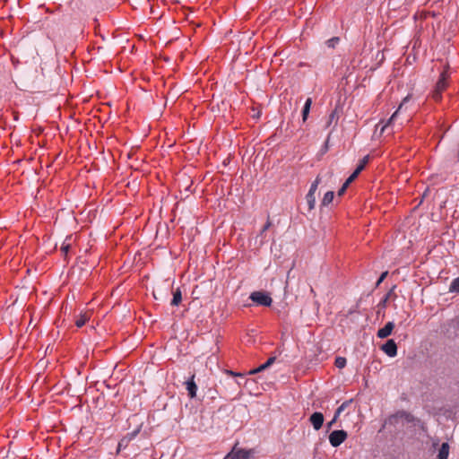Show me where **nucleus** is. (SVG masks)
<instances>
[{
    "mask_svg": "<svg viewBox=\"0 0 459 459\" xmlns=\"http://www.w3.org/2000/svg\"><path fill=\"white\" fill-rule=\"evenodd\" d=\"M352 402V400H349V401H346L344 403H342L338 408L337 410L342 413L348 406L349 404Z\"/></svg>",
    "mask_w": 459,
    "mask_h": 459,
    "instance_id": "393cba45",
    "label": "nucleus"
},
{
    "mask_svg": "<svg viewBox=\"0 0 459 459\" xmlns=\"http://www.w3.org/2000/svg\"><path fill=\"white\" fill-rule=\"evenodd\" d=\"M89 319L90 316L87 312L80 314L75 319V325L80 328L83 326Z\"/></svg>",
    "mask_w": 459,
    "mask_h": 459,
    "instance_id": "2eb2a0df",
    "label": "nucleus"
},
{
    "mask_svg": "<svg viewBox=\"0 0 459 459\" xmlns=\"http://www.w3.org/2000/svg\"><path fill=\"white\" fill-rule=\"evenodd\" d=\"M320 181H321V178H320V176H317L316 178L315 179V181L312 183L310 189L306 196L307 201H315L316 200L315 193L318 187Z\"/></svg>",
    "mask_w": 459,
    "mask_h": 459,
    "instance_id": "1a4fd4ad",
    "label": "nucleus"
},
{
    "mask_svg": "<svg viewBox=\"0 0 459 459\" xmlns=\"http://www.w3.org/2000/svg\"><path fill=\"white\" fill-rule=\"evenodd\" d=\"M387 274H388V272H384L381 273L380 277L378 278V280L376 283L377 287L380 285V283L385 279Z\"/></svg>",
    "mask_w": 459,
    "mask_h": 459,
    "instance_id": "a878e982",
    "label": "nucleus"
},
{
    "mask_svg": "<svg viewBox=\"0 0 459 459\" xmlns=\"http://www.w3.org/2000/svg\"><path fill=\"white\" fill-rule=\"evenodd\" d=\"M336 421H333V420L328 422V429L332 428V426L335 423Z\"/></svg>",
    "mask_w": 459,
    "mask_h": 459,
    "instance_id": "c756f323",
    "label": "nucleus"
},
{
    "mask_svg": "<svg viewBox=\"0 0 459 459\" xmlns=\"http://www.w3.org/2000/svg\"><path fill=\"white\" fill-rule=\"evenodd\" d=\"M394 328V324L393 322H388L383 328H380L377 331V336L380 339H385L388 337Z\"/></svg>",
    "mask_w": 459,
    "mask_h": 459,
    "instance_id": "0eeeda50",
    "label": "nucleus"
},
{
    "mask_svg": "<svg viewBox=\"0 0 459 459\" xmlns=\"http://www.w3.org/2000/svg\"><path fill=\"white\" fill-rule=\"evenodd\" d=\"M449 455V446L447 443H443L439 448L437 459H447Z\"/></svg>",
    "mask_w": 459,
    "mask_h": 459,
    "instance_id": "4468645a",
    "label": "nucleus"
},
{
    "mask_svg": "<svg viewBox=\"0 0 459 459\" xmlns=\"http://www.w3.org/2000/svg\"><path fill=\"white\" fill-rule=\"evenodd\" d=\"M311 105H312V99L311 98H307L306 102H305V105L303 107V109H302V120H303V122H305L307 119V117H308V114H309V111H310Z\"/></svg>",
    "mask_w": 459,
    "mask_h": 459,
    "instance_id": "ddd939ff",
    "label": "nucleus"
},
{
    "mask_svg": "<svg viewBox=\"0 0 459 459\" xmlns=\"http://www.w3.org/2000/svg\"><path fill=\"white\" fill-rule=\"evenodd\" d=\"M449 65H446L444 70L441 72L439 78L435 85L434 91H432V99L435 101H439L442 99V92L446 90L449 84L450 74L448 72Z\"/></svg>",
    "mask_w": 459,
    "mask_h": 459,
    "instance_id": "f257e3e1",
    "label": "nucleus"
},
{
    "mask_svg": "<svg viewBox=\"0 0 459 459\" xmlns=\"http://www.w3.org/2000/svg\"><path fill=\"white\" fill-rule=\"evenodd\" d=\"M182 301V293L181 290L178 288L175 291H173V298L171 299V306H178Z\"/></svg>",
    "mask_w": 459,
    "mask_h": 459,
    "instance_id": "dca6fc26",
    "label": "nucleus"
},
{
    "mask_svg": "<svg viewBox=\"0 0 459 459\" xmlns=\"http://www.w3.org/2000/svg\"><path fill=\"white\" fill-rule=\"evenodd\" d=\"M347 437V432L344 430H333L329 435V442L332 446L337 447L345 441Z\"/></svg>",
    "mask_w": 459,
    "mask_h": 459,
    "instance_id": "7ed1b4c3",
    "label": "nucleus"
},
{
    "mask_svg": "<svg viewBox=\"0 0 459 459\" xmlns=\"http://www.w3.org/2000/svg\"><path fill=\"white\" fill-rule=\"evenodd\" d=\"M309 421H310V423L312 424L313 428L316 430H319L322 428L323 423H324V415H323V413L317 412V411L314 412L310 416Z\"/></svg>",
    "mask_w": 459,
    "mask_h": 459,
    "instance_id": "423d86ee",
    "label": "nucleus"
},
{
    "mask_svg": "<svg viewBox=\"0 0 459 459\" xmlns=\"http://www.w3.org/2000/svg\"><path fill=\"white\" fill-rule=\"evenodd\" d=\"M381 350L389 357H394L397 354V345L392 339L388 340L385 344H383Z\"/></svg>",
    "mask_w": 459,
    "mask_h": 459,
    "instance_id": "39448f33",
    "label": "nucleus"
},
{
    "mask_svg": "<svg viewBox=\"0 0 459 459\" xmlns=\"http://www.w3.org/2000/svg\"><path fill=\"white\" fill-rule=\"evenodd\" d=\"M251 451L233 448L224 459H251Z\"/></svg>",
    "mask_w": 459,
    "mask_h": 459,
    "instance_id": "20e7f679",
    "label": "nucleus"
},
{
    "mask_svg": "<svg viewBox=\"0 0 459 459\" xmlns=\"http://www.w3.org/2000/svg\"><path fill=\"white\" fill-rule=\"evenodd\" d=\"M275 359H276L275 357L269 358L266 360V362H264V364L260 365L258 368L250 370L249 371V375H254V374H256L258 372L265 370L266 368H268L270 366H272L274 363Z\"/></svg>",
    "mask_w": 459,
    "mask_h": 459,
    "instance_id": "9b49d317",
    "label": "nucleus"
},
{
    "mask_svg": "<svg viewBox=\"0 0 459 459\" xmlns=\"http://www.w3.org/2000/svg\"><path fill=\"white\" fill-rule=\"evenodd\" d=\"M270 227V222L268 221L263 228V231H265Z\"/></svg>",
    "mask_w": 459,
    "mask_h": 459,
    "instance_id": "c85d7f7f",
    "label": "nucleus"
},
{
    "mask_svg": "<svg viewBox=\"0 0 459 459\" xmlns=\"http://www.w3.org/2000/svg\"><path fill=\"white\" fill-rule=\"evenodd\" d=\"M249 299L257 305L264 307H270L273 302V299L270 297V295L264 291H254L250 294Z\"/></svg>",
    "mask_w": 459,
    "mask_h": 459,
    "instance_id": "f03ea898",
    "label": "nucleus"
},
{
    "mask_svg": "<svg viewBox=\"0 0 459 459\" xmlns=\"http://www.w3.org/2000/svg\"><path fill=\"white\" fill-rule=\"evenodd\" d=\"M389 295H390V293H387V294L385 295V297L384 298V299H383V301H382V303H383V304H385V302L387 301V299H388V298H389Z\"/></svg>",
    "mask_w": 459,
    "mask_h": 459,
    "instance_id": "cd10ccee",
    "label": "nucleus"
},
{
    "mask_svg": "<svg viewBox=\"0 0 459 459\" xmlns=\"http://www.w3.org/2000/svg\"><path fill=\"white\" fill-rule=\"evenodd\" d=\"M338 117H338V114H337V109L335 108V109H333V110L330 113V115H329V117H328V119H327V121H326V123H325V128L326 129V128L330 127V126H331V125H332L333 122H335V124H336V123H337V120H338Z\"/></svg>",
    "mask_w": 459,
    "mask_h": 459,
    "instance_id": "f3484780",
    "label": "nucleus"
},
{
    "mask_svg": "<svg viewBox=\"0 0 459 459\" xmlns=\"http://www.w3.org/2000/svg\"><path fill=\"white\" fill-rule=\"evenodd\" d=\"M327 176H328L329 178H331V177L333 176V172H328V173H327Z\"/></svg>",
    "mask_w": 459,
    "mask_h": 459,
    "instance_id": "2f4dec72",
    "label": "nucleus"
},
{
    "mask_svg": "<svg viewBox=\"0 0 459 459\" xmlns=\"http://www.w3.org/2000/svg\"><path fill=\"white\" fill-rule=\"evenodd\" d=\"M355 179H351V176H350L346 181L343 183V185L342 186V187L339 189L338 193H337V195L338 197H342L343 195V194L345 193L347 187L349 186V185L354 181Z\"/></svg>",
    "mask_w": 459,
    "mask_h": 459,
    "instance_id": "6ab92c4d",
    "label": "nucleus"
},
{
    "mask_svg": "<svg viewBox=\"0 0 459 459\" xmlns=\"http://www.w3.org/2000/svg\"><path fill=\"white\" fill-rule=\"evenodd\" d=\"M346 359L343 357H337L334 361V365L338 368H343L346 366Z\"/></svg>",
    "mask_w": 459,
    "mask_h": 459,
    "instance_id": "412c9836",
    "label": "nucleus"
},
{
    "mask_svg": "<svg viewBox=\"0 0 459 459\" xmlns=\"http://www.w3.org/2000/svg\"><path fill=\"white\" fill-rule=\"evenodd\" d=\"M450 292H459V276L452 281L449 286Z\"/></svg>",
    "mask_w": 459,
    "mask_h": 459,
    "instance_id": "aec40b11",
    "label": "nucleus"
},
{
    "mask_svg": "<svg viewBox=\"0 0 459 459\" xmlns=\"http://www.w3.org/2000/svg\"><path fill=\"white\" fill-rule=\"evenodd\" d=\"M339 41H340L339 37H333L332 39H330L326 41V45H327V47L333 48L339 43Z\"/></svg>",
    "mask_w": 459,
    "mask_h": 459,
    "instance_id": "5701e85b",
    "label": "nucleus"
},
{
    "mask_svg": "<svg viewBox=\"0 0 459 459\" xmlns=\"http://www.w3.org/2000/svg\"><path fill=\"white\" fill-rule=\"evenodd\" d=\"M71 240L72 236H68L61 246V251L65 255H66L69 252V249L71 247Z\"/></svg>",
    "mask_w": 459,
    "mask_h": 459,
    "instance_id": "a211bd4d",
    "label": "nucleus"
},
{
    "mask_svg": "<svg viewBox=\"0 0 459 459\" xmlns=\"http://www.w3.org/2000/svg\"><path fill=\"white\" fill-rule=\"evenodd\" d=\"M410 99V95L406 96L402 103L399 105L398 108L396 109V111L391 116V117L386 121V123L383 126L382 129H381V133H383L385 131V129L391 126L393 124V122L394 121V119L396 118L398 113L402 110L403 105L409 100Z\"/></svg>",
    "mask_w": 459,
    "mask_h": 459,
    "instance_id": "6e6552de",
    "label": "nucleus"
},
{
    "mask_svg": "<svg viewBox=\"0 0 459 459\" xmlns=\"http://www.w3.org/2000/svg\"><path fill=\"white\" fill-rule=\"evenodd\" d=\"M304 206L300 207L302 212H310L314 209L315 203H303Z\"/></svg>",
    "mask_w": 459,
    "mask_h": 459,
    "instance_id": "4be33fe9",
    "label": "nucleus"
},
{
    "mask_svg": "<svg viewBox=\"0 0 459 459\" xmlns=\"http://www.w3.org/2000/svg\"><path fill=\"white\" fill-rule=\"evenodd\" d=\"M340 415H341V412L338 410H336L334 416L333 418V421H336Z\"/></svg>",
    "mask_w": 459,
    "mask_h": 459,
    "instance_id": "bb28decb",
    "label": "nucleus"
},
{
    "mask_svg": "<svg viewBox=\"0 0 459 459\" xmlns=\"http://www.w3.org/2000/svg\"><path fill=\"white\" fill-rule=\"evenodd\" d=\"M334 198V192L333 191H327L322 201H333Z\"/></svg>",
    "mask_w": 459,
    "mask_h": 459,
    "instance_id": "b1692460",
    "label": "nucleus"
},
{
    "mask_svg": "<svg viewBox=\"0 0 459 459\" xmlns=\"http://www.w3.org/2000/svg\"><path fill=\"white\" fill-rule=\"evenodd\" d=\"M227 372H228V374L232 375V376H238L239 375V374H236V373H234L232 371H227Z\"/></svg>",
    "mask_w": 459,
    "mask_h": 459,
    "instance_id": "7c9ffc66",
    "label": "nucleus"
},
{
    "mask_svg": "<svg viewBox=\"0 0 459 459\" xmlns=\"http://www.w3.org/2000/svg\"><path fill=\"white\" fill-rule=\"evenodd\" d=\"M368 161H369V155L364 156L363 159L359 161V164L358 165L357 169L351 175V179L357 178V177L364 169V168L368 163Z\"/></svg>",
    "mask_w": 459,
    "mask_h": 459,
    "instance_id": "9d476101",
    "label": "nucleus"
},
{
    "mask_svg": "<svg viewBox=\"0 0 459 459\" xmlns=\"http://www.w3.org/2000/svg\"><path fill=\"white\" fill-rule=\"evenodd\" d=\"M194 378H195V376L193 375L191 379L188 380L186 384V390L188 391V395L191 397V398H194L195 397L196 395V391H197V385H195V381H194Z\"/></svg>",
    "mask_w": 459,
    "mask_h": 459,
    "instance_id": "f8f14e48",
    "label": "nucleus"
}]
</instances>
